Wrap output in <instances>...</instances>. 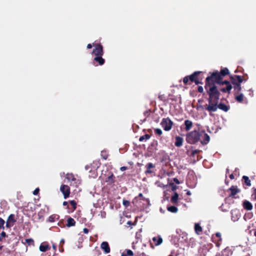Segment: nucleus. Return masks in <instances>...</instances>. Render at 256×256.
Wrapping results in <instances>:
<instances>
[{
	"instance_id": "64",
	"label": "nucleus",
	"mask_w": 256,
	"mask_h": 256,
	"mask_svg": "<svg viewBox=\"0 0 256 256\" xmlns=\"http://www.w3.org/2000/svg\"><path fill=\"white\" fill-rule=\"evenodd\" d=\"M229 172V169L228 168H226V173H228Z\"/></svg>"
},
{
	"instance_id": "2",
	"label": "nucleus",
	"mask_w": 256,
	"mask_h": 256,
	"mask_svg": "<svg viewBox=\"0 0 256 256\" xmlns=\"http://www.w3.org/2000/svg\"><path fill=\"white\" fill-rule=\"evenodd\" d=\"M218 102L219 101H217L214 102V104H206L204 106L205 110L209 112L210 116H212V112L217 111L218 109H220L224 112H227L230 110V107L229 106H227L224 103H219Z\"/></svg>"
},
{
	"instance_id": "34",
	"label": "nucleus",
	"mask_w": 256,
	"mask_h": 256,
	"mask_svg": "<svg viewBox=\"0 0 256 256\" xmlns=\"http://www.w3.org/2000/svg\"><path fill=\"white\" fill-rule=\"evenodd\" d=\"M168 210L172 212L176 213L178 212V208L175 206H170L168 207Z\"/></svg>"
},
{
	"instance_id": "41",
	"label": "nucleus",
	"mask_w": 256,
	"mask_h": 256,
	"mask_svg": "<svg viewBox=\"0 0 256 256\" xmlns=\"http://www.w3.org/2000/svg\"><path fill=\"white\" fill-rule=\"evenodd\" d=\"M70 203L72 206L74 210H76V202L74 200H72L70 201Z\"/></svg>"
},
{
	"instance_id": "47",
	"label": "nucleus",
	"mask_w": 256,
	"mask_h": 256,
	"mask_svg": "<svg viewBox=\"0 0 256 256\" xmlns=\"http://www.w3.org/2000/svg\"><path fill=\"white\" fill-rule=\"evenodd\" d=\"M252 213H248L246 214L244 216V218L245 220H246V218H248V219H250L252 218Z\"/></svg>"
},
{
	"instance_id": "42",
	"label": "nucleus",
	"mask_w": 256,
	"mask_h": 256,
	"mask_svg": "<svg viewBox=\"0 0 256 256\" xmlns=\"http://www.w3.org/2000/svg\"><path fill=\"white\" fill-rule=\"evenodd\" d=\"M188 80H190L189 76L184 77L182 80L183 82L185 85L188 84Z\"/></svg>"
},
{
	"instance_id": "17",
	"label": "nucleus",
	"mask_w": 256,
	"mask_h": 256,
	"mask_svg": "<svg viewBox=\"0 0 256 256\" xmlns=\"http://www.w3.org/2000/svg\"><path fill=\"white\" fill-rule=\"evenodd\" d=\"M176 141L174 142V145L176 147H180L182 146L184 140L183 138L180 136H176L175 138Z\"/></svg>"
},
{
	"instance_id": "31",
	"label": "nucleus",
	"mask_w": 256,
	"mask_h": 256,
	"mask_svg": "<svg viewBox=\"0 0 256 256\" xmlns=\"http://www.w3.org/2000/svg\"><path fill=\"white\" fill-rule=\"evenodd\" d=\"M140 199V200H144V201H145L146 202H149V200L148 198H144L142 194V193H140L138 196L136 197L135 198H134V200H138V199Z\"/></svg>"
},
{
	"instance_id": "50",
	"label": "nucleus",
	"mask_w": 256,
	"mask_h": 256,
	"mask_svg": "<svg viewBox=\"0 0 256 256\" xmlns=\"http://www.w3.org/2000/svg\"><path fill=\"white\" fill-rule=\"evenodd\" d=\"M198 90L200 93H202L204 92V88L202 86H198Z\"/></svg>"
},
{
	"instance_id": "8",
	"label": "nucleus",
	"mask_w": 256,
	"mask_h": 256,
	"mask_svg": "<svg viewBox=\"0 0 256 256\" xmlns=\"http://www.w3.org/2000/svg\"><path fill=\"white\" fill-rule=\"evenodd\" d=\"M94 48L92 50V54L96 56H103L104 52L103 46L100 44L93 43Z\"/></svg>"
},
{
	"instance_id": "46",
	"label": "nucleus",
	"mask_w": 256,
	"mask_h": 256,
	"mask_svg": "<svg viewBox=\"0 0 256 256\" xmlns=\"http://www.w3.org/2000/svg\"><path fill=\"white\" fill-rule=\"evenodd\" d=\"M122 204L124 206L126 207H128L130 206V202L128 200H124L122 201Z\"/></svg>"
},
{
	"instance_id": "10",
	"label": "nucleus",
	"mask_w": 256,
	"mask_h": 256,
	"mask_svg": "<svg viewBox=\"0 0 256 256\" xmlns=\"http://www.w3.org/2000/svg\"><path fill=\"white\" fill-rule=\"evenodd\" d=\"M60 190L64 195V198L66 199L70 196V187L66 184H62L60 188Z\"/></svg>"
},
{
	"instance_id": "19",
	"label": "nucleus",
	"mask_w": 256,
	"mask_h": 256,
	"mask_svg": "<svg viewBox=\"0 0 256 256\" xmlns=\"http://www.w3.org/2000/svg\"><path fill=\"white\" fill-rule=\"evenodd\" d=\"M185 130L186 131L190 130L192 126V122L191 120H187L184 121Z\"/></svg>"
},
{
	"instance_id": "16",
	"label": "nucleus",
	"mask_w": 256,
	"mask_h": 256,
	"mask_svg": "<svg viewBox=\"0 0 256 256\" xmlns=\"http://www.w3.org/2000/svg\"><path fill=\"white\" fill-rule=\"evenodd\" d=\"M102 56H96L94 58V63L97 62L99 65L102 66L105 62V60L102 58Z\"/></svg>"
},
{
	"instance_id": "23",
	"label": "nucleus",
	"mask_w": 256,
	"mask_h": 256,
	"mask_svg": "<svg viewBox=\"0 0 256 256\" xmlns=\"http://www.w3.org/2000/svg\"><path fill=\"white\" fill-rule=\"evenodd\" d=\"M152 240L154 242L156 246L160 245L162 242V238L158 236L156 237H154L152 238Z\"/></svg>"
},
{
	"instance_id": "9",
	"label": "nucleus",
	"mask_w": 256,
	"mask_h": 256,
	"mask_svg": "<svg viewBox=\"0 0 256 256\" xmlns=\"http://www.w3.org/2000/svg\"><path fill=\"white\" fill-rule=\"evenodd\" d=\"M230 79L231 84L234 86L238 84H242L244 81L242 76L238 75L230 76Z\"/></svg>"
},
{
	"instance_id": "11",
	"label": "nucleus",
	"mask_w": 256,
	"mask_h": 256,
	"mask_svg": "<svg viewBox=\"0 0 256 256\" xmlns=\"http://www.w3.org/2000/svg\"><path fill=\"white\" fill-rule=\"evenodd\" d=\"M212 242L216 244L217 247H219L222 243V238H221V234L220 232H217L215 234V236H212Z\"/></svg>"
},
{
	"instance_id": "36",
	"label": "nucleus",
	"mask_w": 256,
	"mask_h": 256,
	"mask_svg": "<svg viewBox=\"0 0 256 256\" xmlns=\"http://www.w3.org/2000/svg\"><path fill=\"white\" fill-rule=\"evenodd\" d=\"M101 156L104 160H106L108 156V154L106 150H102L101 152Z\"/></svg>"
},
{
	"instance_id": "52",
	"label": "nucleus",
	"mask_w": 256,
	"mask_h": 256,
	"mask_svg": "<svg viewBox=\"0 0 256 256\" xmlns=\"http://www.w3.org/2000/svg\"><path fill=\"white\" fill-rule=\"evenodd\" d=\"M127 224L129 226H134L136 225V223L132 222V221L129 220L127 222Z\"/></svg>"
},
{
	"instance_id": "3",
	"label": "nucleus",
	"mask_w": 256,
	"mask_h": 256,
	"mask_svg": "<svg viewBox=\"0 0 256 256\" xmlns=\"http://www.w3.org/2000/svg\"><path fill=\"white\" fill-rule=\"evenodd\" d=\"M230 74V72L228 68H224L220 70V72L216 70L212 73H210V76L207 78H210V79L213 80L216 83L220 82V81H222L224 78L228 75Z\"/></svg>"
},
{
	"instance_id": "7",
	"label": "nucleus",
	"mask_w": 256,
	"mask_h": 256,
	"mask_svg": "<svg viewBox=\"0 0 256 256\" xmlns=\"http://www.w3.org/2000/svg\"><path fill=\"white\" fill-rule=\"evenodd\" d=\"M173 124V122L169 118H163L160 122V125L166 131L170 130L172 129Z\"/></svg>"
},
{
	"instance_id": "5",
	"label": "nucleus",
	"mask_w": 256,
	"mask_h": 256,
	"mask_svg": "<svg viewBox=\"0 0 256 256\" xmlns=\"http://www.w3.org/2000/svg\"><path fill=\"white\" fill-rule=\"evenodd\" d=\"M216 84H218L220 92L227 93L228 94H230L232 86L230 81L224 80Z\"/></svg>"
},
{
	"instance_id": "57",
	"label": "nucleus",
	"mask_w": 256,
	"mask_h": 256,
	"mask_svg": "<svg viewBox=\"0 0 256 256\" xmlns=\"http://www.w3.org/2000/svg\"><path fill=\"white\" fill-rule=\"evenodd\" d=\"M254 193H253L252 196H254V198H256V188H254Z\"/></svg>"
},
{
	"instance_id": "58",
	"label": "nucleus",
	"mask_w": 256,
	"mask_h": 256,
	"mask_svg": "<svg viewBox=\"0 0 256 256\" xmlns=\"http://www.w3.org/2000/svg\"><path fill=\"white\" fill-rule=\"evenodd\" d=\"M52 248L54 249V251H56V244H52Z\"/></svg>"
},
{
	"instance_id": "22",
	"label": "nucleus",
	"mask_w": 256,
	"mask_h": 256,
	"mask_svg": "<svg viewBox=\"0 0 256 256\" xmlns=\"http://www.w3.org/2000/svg\"><path fill=\"white\" fill-rule=\"evenodd\" d=\"M59 216L56 214H54L50 216L48 219V222H55L56 220H58L59 219Z\"/></svg>"
},
{
	"instance_id": "37",
	"label": "nucleus",
	"mask_w": 256,
	"mask_h": 256,
	"mask_svg": "<svg viewBox=\"0 0 256 256\" xmlns=\"http://www.w3.org/2000/svg\"><path fill=\"white\" fill-rule=\"evenodd\" d=\"M66 178L68 180L74 181V180H76V178H74V174H68L66 175Z\"/></svg>"
},
{
	"instance_id": "13",
	"label": "nucleus",
	"mask_w": 256,
	"mask_h": 256,
	"mask_svg": "<svg viewBox=\"0 0 256 256\" xmlns=\"http://www.w3.org/2000/svg\"><path fill=\"white\" fill-rule=\"evenodd\" d=\"M228 190L230 192V194L229 195L230 197L234 198L235 195L240 192V190L237 188L236 186H232Z\"/></svg>"
},
{
	"instance_id": "21",
	"label": "nucleus",
	"mask_w": 256,
	"mask_h": 256,
	"mask_svg": "<svg viewBox=\"0 0 256 256\" xmlns=\"http://www.w3.org/2000/svg\"><path fill=\"white\" fill-rule=\"evenodd\" d=\"M250 233L252 235L256 236V228L254 223L250 224L248 226Z\"/></svg>"
},
{
	"instance_id": "59",
	"label": "nucleus",
	"mask_w": 256,
	"mask_h": 256,
	"mask_svg": "<svg viewBox=\"0 0 256 256\" xmlns=\"http://www.w3.org/2000/svg\"><path fill=\"white\" fill-rule=\"evenodd\" d=\"M234 176L233 174H231L230 175V178L231 179V180H233L234 178Z\"/></svg>"
},
{
	"instance_id": "15",
	"label": "nucleus",
	"mask_w": 256,
	"mask_h": 256,
	"mask_svg": "<svg viewBox=\"0 0 256 256\" xmlns=\"http://www.w3.org/2000/svg\"><path fill=\"white\" fill-rule=\"evenodd\" d=\"M146 170L145 171V173L146 174H152L154 172L152 169H154L155 168V166L151 162L148 163L146 166Z\"/></svg>"
},
{
	"instance_id": "39",
	"label": "nucleus",
	"mask_w": 256,
	"mask_h": 256,
	"mask_svg": "<svg viewBox=\"0 0 256 256\" xmlns=\"http://www.w3.org/2000/svg\"><path fill=\"white\" fill-rule=\"evenodd\" d=\"M4 223H5L4 220L2 218H0V229H2V230L4 229Z\"/></svg>"
},
{
	"instance_id": "48",
	"label": "nucleus",
	"mask_w": 256,
	"mask_h": 256,
	"mask_svg": "<svg viewBox=\"0 0 256 256\" xmlns=\"http://www.w3.org/2000/svg\"><path fill=\"white\" fill-rule=\"evenodd\" d=\"M26 242L29 245L31 244L34 242V240L32 238L26 239Z\"/></svg>"
},
{
	"instance_id": "20",
	"label": "nucleus",
	"mask_w": 256,
	"mask_h": 256,
	"mask_svg": "<svg viewBox=\"0 0 256 256\" xmlns=\"http://www.w3.org/2000/svg\"><path fill=\"white\" fill-rule=\"evenodd\" d=\"M243 207L245 210H251L252 208V204L247 200H245L243 202Z\"/></svg>"
},
{
	"instance_id": "61",
	"label": "nucleus",
	"mask_w": 256,
	"mask_h": 256,
	"mask_svg": "<svg viewBox=\"0 0 256 256\" xmlns=\"http://www.w3.org/2000/svg\"><path fill=\"white\" fill-rule=\"evenodd\" d=\"M64 239H62L60 242V243L62 244H64Z\"/></svg>"
},
{
	"instance_id": "26",
	"label": "nucleus",
	"mask_w": 256,
	"mask_h": 256,
	"mask_svg": "<svg viewBox=\"0 0 256 256\" xmlns=\"http://www.w3.org/2000/svg\"><path fill=\"white\" fill-rule=\"evenodd\" d=\"M234 94H237L240 93L242 90L241 84H238L234 86Z\"/></svg>"
},
{
	"instance_id": "56",
	"label": "nucleus",
	"mask_w": 256,
	"mask_h": 256,
	"mask_svg": "<svg viewBox=\"0 0 256 256\" xmlns=\"http://www.w3.org/2000/svg\"><path fill=\"white\" fill-rule=\"evenodd\" d=\"M127 169H128V168L126 166H122L120 168V170L122 172H123Z\"/></svg>"
},
{
	"instance_id": "63",
	"label": "nucleus",
	"mask_w": 256,
	"mask_h": 256,
	"mask_svg": "<svg viewBox=\"0 0 256 256\" xmlns=\"http://www.w3.org/2000/svg\"><path fill=\"white\" fill-rule=\"evenodd\" d=\"M144 115L146 116V114H148V112H144Z\"/></svg>"
},
{
	"instance_id": "54",
	"label": "nucleus",
	"mask_w": 256,
	"mask_h": 256,
	"mask_svg": "<svg viewBox=\"0 0 256 256\" xmlns=\"http://www.w3.org/2000/svg\"><path fill=\"white\" fill-rule=\"evenodd\" d=\"M92 46H93V44H88L87 45L86 48H87L90 49V48H92Z\"/></svg>"
},
{
	"instance_id": "44",
	"label": "nucleus",
	"mask_w": 256,
	"mask_h": 256,
	"mask_svg": "<svg viewBox=\"0 0 256 256\" xmlns=\"http://www.w3.org/2000/svg\"><path fill=\"white\" fill-rule=\"evenodd\" d=\"M200 152L199 150H195L192 151L190 156H194L196 154L199 153Z\"/></svg>"
},
{
	"instance_id": "53",
	"label": "nucleus",
	"mask_w": 256,
	"mask_h": 256,
	"mask_svg": "<svg viewBox=\"0 0 256 256\" xmlns=\"http://www.w3.org/2000/svg\"><path fill=\"white\" fill-rule=\"evenodd\" d=\"M173 181L178 184H180L179 180L176 178H173Z\"/></svg>"
},
{
	"instance_id": "43",
	"label": "nucleus",
	"mask_w": 256,
	"mask_h": 256,
	"mask_svg": "<svg viewBox=\"0 0 256 256\" xmlns=\"http://www.w3.org/2000/svg\"><path fill=\"white\" fill-rule=\"evenodd\" d=\"M170 186H171L172 190L173 192H174L178 188V186L172 182L170 183Z\"/></svg>"
},
{
	"instance_id": "45",
	"label": "nucleus",
	"mask_w": 256,
	"mask_h": 256,
	"mask_svg": "<svg viewBox=\"0 0 256 256\" xmlns=\"http://www.w3.org/2000/svg\"><path fill=\"white\" fill-rule=\"evenodd\" d=\"M158 98L162 100V101H163V102H165L166 101V98L164 96V94H160V95H159L158 96Z\"/></svg>"
},
{
	"instance_id": "1",
	"label": "nucleus",
	"mask_w": 256,
	"mask_h": 256,
	"mask_svg": "<svg viewBox=\"0 0 256 256\" xmlns=\"http://www.w3.org/2000/svg\"><path fill=\"white\" fill-rule=\"evenodd\" d=\"M204 88L207 95L208 104H211L217 101H219L221 95L220 90L218 84L214 80L206 78L205 80Z\"/></svg>"
},
{
	"instance_id": "25",
	"label": "nucleus",
	"mask_w": 256,
	"mask_h": 256,
	"mask_svg": "<svg viewBox=\"0 0 256 256\" xmlns=\"http://www.w3.org/2000/svg\"><path fill=\"white\" fill-rule=\"evenodd\" d=\"M76 224V222L74 220L70 217L68 218L67 220L66 226L70 228V226H74Z\"/></svg>"
},
{
	"instance_id": "14",
	"label": "nucleus",
	"mask_w": 256,
	"mask_h": 256,
	"mask_svg": "<svg viewBox=\"0 0 256 256\" xmlns=\"http://www.w3.org/2000/svg\"><path fill=\"white\" fill-rule=\"evenodd\" d=\"M100 248L104 251V253L108 254L110 252V248L108 243L107 242H103L100 244Z\"/></svg>"
},
{
	"instance_id": "29",
	"label": "nucleus",
	"mask_w": 256,
	"mask_h": 256,
	"mask_svg": "<svg viewBox=\"0 0 256 256\" xmlns=\"http://www.w3.org/2000/svg\"><path fill=\"white\" fill-rule=\"evenodd\" d=\"M178 194L174 192V195L172 196L171 198V202L173 204H177L178 202Z\"/></svg>"
},
{
	"instance_id": "4",
	"label": "nucleus",
	"mask_w": 256,
	"mask_h": 256,
	"mask_svg": "<svg viewBox=\"0 0 256 256\" xmlns=\"http://www.w3.org/2000/svg\"><path fill=\"white\" fill-rule=\"evenodd\" d=\"M201 136V134L197 130H193L186 135V141L190 144H195L198 142Z\"/></svg>"
},
{
	"instance_id": "38",
	"label": "nucleus",
	"mask_w": 256,
	"mask_h": 256,
	"mask_svg": "<svg viewBox=\"0 0 256 256\" xmlns=\"http://www.w3.org/2000/svg\"><path fill=\"white\" fill-rule=\"evenodd\" d=\"M154 132L156 135H158L159 136H161L162 134V130L158 128H155L154 130Z\"/></svg>"
},
{
	"instance_id": "6",
	"label": "nucleus",
	"mask_w": 256,
	"mask_h": 256,
	"mask_svg": "<svg viewBox=\"0 0 256 256\" xmlns=\"http://www.w3.org/2000/svg\"><path fill=\"white\" fill-rule=\"evenodd\" d=\"M203 72L200 71H196L192 73L191 75L189 76V79L190 82H194L196 85L202 84V76L200 74Z\"/></svg>"
},
{
	"instance_id": "28",
	"label": "nucleus",
	"mask_w": 256,
	"mask_h": 256,
	"mask_svg": "<svg viewBox=\"0 0 256 256\" xmlns=\"http://www.w3.org/2000/svg\"><path fill=\"white\" fill-rule=\"evenodd\" d=\"M194 230H195L196 232L198 234H201V233L202 232V226L200 225V224H196L194 225Z\"/></svg>"
},
{
	"instance_id": "62",
	"label": "nucleus",
	"mask_w": 256,
	"mask_h": 256,
	"mask_svg": "<svg viewBox=\"0 0 256 256\" xmlns=\"http://www.w3.org/2000/svg\"><path fill=\"white\" fill-rule=\"evenodd\" d=\"M186 194H187V195H188V196H189V195H190V194H191V193H190V191L188 190V191L187 192H186Z\"/></svg>"
},
{
	"instance_id": "49",
	"label": "nucleus",
	"mask_w": 256,
	"mask_h": 256,
	"mask_svg": "<svg viewBox=\"0 0 256 256\" xmlns=\"http://www.w3.org/2000/svg\"><path fill=\"white\" fill-rule=\"evenodd\" d=\"M13 226H14V224H12V223H10V222H8V221L6 222V228H10Z\"/></svg>"
},
{
	"instance_id": "32",
	"label": "nucleus",
	"mask_w": 256,
	"mask_h": 256,
	"mask_svg": "<svg viewBox=\"0 0 256 256\" xmlns=\"http://www.w3.org/2000/svg\"><path fill=\"white\" fill-rule=\"evenodd\" d=\"M134 252L130 250H126L125 251L122 253V256H132Z\"/></svg>"
},
{
	"instance_id": "35",
	"label": "nucleus",
	"mask_w": 256,
	"mask_h": 256,
	"mask_svg": "<svg viewBox=\"0 0 256 256\" xmlns=\"http://www.w3.org/2000/svg\"><path fill=\"white\" fill-rule=\"evenodd\" d=\"M150 135L148 134H146L142 136H141L140 138H139V140L140 142H142L144 140H148L150 138Z\"/></svg>"
},
{
	"instance_id": "60",
	"label": "nucleus",
	"mask_w": 256,
	"mask_h": 256,
	"mask_svg": "<svg viewBox=\"0 0 256 256\" xmlns=\"http://www.w3.org/2000/svg\"><path fill=\"white\" fill-rule=\"evenodd\" d=\"M68 204V202L66 201H64L63 202V206H67Z\"/></svg>"
},
{
	"instance_id": "55",
	"label": "nucleus",
	"mask_w": 256,
	"mask_h": 256,
	"mask_svg": "<svg viewBox=\"0 0 256 256\" xmlns=\"http://www.w3.org/2000/svg\"><path fill=\"white\" fill-rule=\"evenodd\" d=\"M89 232V230L88 228H84L83 229V232L84 233V234H88Z\"/></svg>"
},
{
	"instance_id": "18",
	"label": "nucleus",
	"mask_w": 256,
	"mask_h": 256,
	"mask_svg": "<svg viewBox=\"0 0 256 256\" xmlns=\"http://www.w3.org/2000/svg\"><path fill=\"white\" fill-rule=\"evenodd\" d=\"M106 182L108 184H112L115 182V176L113 174H112L110 176L107 177L106 179Z\"/></svg>"
},
{
	"instance_id": "24",
	"label": "nucleus",
	"mask_w": 256,
	"mask_h": 256,
	"mask_svg": "<svg viewBox=\"0 0 256 256\" xmlns=\"http://www.w3.org/2000/svg\"><path fill=\"white\" fill-rule=\"evenodd\" d=\"M50 248L48 244H41L40 246L39 249L42 252H46L48 250H50Z\"/></svg>"
},
{
	"instance_id": "27",
	"label": "nucleus",
	"mask_w": 256,
	"mask_h": 256,
	"mask_svg": "<svg viewBox=\"0 0 256 256\" xmlns=\"http://www.w3.org/2000/svg\"><path fill=\"white\" fill-rule=\"evenodd\" d=\"M6 221H8V222H10V223H12V224H13L14 225V223L16 222V219L15 218V216L14 214H10Z\"/></svg>"
},
{
	"instance_id": "12",
	"label": "nucleus",
	"mask_w": 256,
	"mask_h": 256,
	"mask_svg": "<svg viewBox=\"0 0 256 256\" xmlns=\"http://www.w3.org/2000/svg\"><path fill=\"white\" fill-rule=\"evenodd\" d=\"M200 134L202 138V140H201V143L202 144H206L210 142V136L203 130L202 131Z\"/></svg>"
},
{
	"instance_id": "30",
	"label": "nucleus",
	"mask_w": 256,
	"mask_h": 256,
	"mask_svg": "<svg viewBox=\"0 0 256 256\" xmlns=\"http://www.w3.org/2000/svg\"><path fill=\"white\" fill-rule=\"evenodd\" d=\"M236 100L239 102H242L244 100V94H234Z\"/></svg>"
},
{
	"instance_id": "40",
	"label": "nucleus",
	"mask_w": 256,
	"mask_h": 256,
	"mask_svg": "<svg viewBox=\"0 0 256 256\" xmlns=\"http://www.w3.org/2000/svg\"><path fill=\"white\" fill-rule=\"evenodd\" d=\"M6 237H7V234H6V232H4V231H2L0 234V242L2 241L3 238H6Z\"/></svg>"
},
{
	"instance_id": "33",
	"label": "nucleus",
	"mask_w": 256,
	"mask_h": 256,
	"mask_svg": "<svg viewBox=\"0 0 256 256\" xmlns=\"http://www.w3.org/2000/svg\"><path fill=\"white\" fill-rule=\"evenodd\" d=\"M242 179L244 180V184L247 186H250V185H251L250 180L249 179V178L248 176H242Z\"/></svg>"
},
{
	"instance_id": "51",
	"label": "nucleus",
	"mask_w": 256,
	"mask_h": 256,
	"mask_svg": "<svg viewBox=\"0 0 256 256\" xmlns=\"http://www.w3.org/2000/svg\"><path fill=\"white\" fill-rule=\"evenodd\" d=\"M40 192V189L38 188H36L33 192V194L37 195Z\"/></svg>"
}]
</instances>
